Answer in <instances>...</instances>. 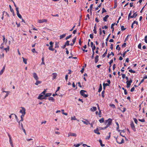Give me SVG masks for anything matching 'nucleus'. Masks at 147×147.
Here are the masks:
<instances>
[{
    "label": "nucleus",
    "instance_id": "25",
    "mask_svg": "<svg viewBox=\"0 0 147 147\" xmlns=\"http://www.w3.org/2000/svg\"><path fill=\"white\" fill-rule=\"evenodd\" d=\"M53 46H50L48 48L49 50L53 51L55 50V49L53 48Z\"/></svg>",
    "mask_w": 147,
    "mask_h": 147
},
{
    "label": "nucleus",
    "instance_id": "55",
    "mask_svg": "<svg viewBox=\"0 0 147 147\" xmlns=\"http://www.w3.org/2000/svg\"><path fill=\"white\" fill-rule=\"evenodd\" d=\"M94 52H92V56L91 57V58L92 59H93L94 58Z\"/></svg>",
    "mask_w": 147,
    "mask_h": 147
},
{
    "label": "nucleus",
    "instance_id": "7",
    "mask_svg": "<svg viewBox=\"0 0 147 147\" xmlns=\"http://www.w3.org/2000/svg\"><path fill=\"white\" fill-rule=\"evenodd\" d=\"M47 22V20L45 19H42V20H38V22L40 23H42L43 22Z\"/></svg>",
    "mask_w": 147,
    "mask_h": 147
},
{
    "label": "nucleus",
    "instance_id": "49",
    "mask_svg": "<svg viewBox=\"0 0 147 147\" xmlns=\"http://www.w3.org/2000/svg\"><path fill=\"white\" fill-rule=\"evenodd\" d=\"M107 12V11L105 10V9L104 8H102V13H104V12Z\"/></svg>",
    "mask_w": 147,
    "mask_h": 147
},
{
    "label": "nucleus",
    "instance_id": "54",
    "mask_svg": "<svg viewBox=\"0 0 147 147\" xmlns=\"http://www.w3.org/2000/svg\"><path fill=\"white\" fill-rule=\"evenodd\" d=\"M84 119L86 121V124H87V125L88 124H90V123L89 121H88V120L86 119Z\"/></svg>",
    "mask_w": 147,
    "mask_h": 147
},
{
    "label": "nucleus",
    "instance_id": "50",
    "mask_svg": "<svg viewBox=\"0 0 147 147\" xmlns=\"http://www.w3.org/2000/svg\"><path fill=\"white\" fill-rule=\"evenodd\" d=\"M71 36H72V35L71 34V35H69V36H67L66 38H65V39L66 40H67L68 39H69V38H71Z\"/></svg>",
    "mask_w": 147,
    "mask_h": 147
},
{
    "label": "nucleus",
    "instance_id": "5",
    "mask_svg": "<svg viewBox=\"0 0 147 147\" xmlns=\"http://www.w3.org/2000/svg\"><path fill=\"white\" fill-rule=\"evenodd\" d=\"M130 125L131 128L132 129V130L134 131H136V128H135V126H134V123L133 122H131L130 123Z\"/></svg>",
    "mask_w": 147,
    "mask_h": 147
},
{
    "label": "nucleus",
    "instance_id": "44",
    "mask_svg": "<svg viewBox=\"0 0 147 147\" xmlns=\"http://www.w3.org/2000/svg\"><path fill=\"white\" fill-rule=\"evenodd\" d=\"M59 47V43L56 42L55 44V48H58Z\"/></svg>",
    "mask_w": 147,
    "mask_h": 147
},
{
    "label": "nucleus",
    "instance_id": "21",
    "mask_svg": "<svg viewBox=\"0 0 147 147\" xmlns=\"http://www.w3.org/2000/svg\"><path fill=\"white\" fill-rule=\"evenodd\" d=\"M107 49H106V51L105 52V53L102 55V57L104 58V57H105L107 53Z\"/></svg>",
    "mask_w": 147,
    "mask_h": 147
},
{
    "label": "nucleus",
    "instance_id": "39",
    "mask_svg": "<svg viewBox=\"0 0 147 147\" xmlns=\"http://www.w3.org/2000/svg\"><path fill=\"white\" fill-rule=\"evenodd\" d=\"M69 41L68 40H67L65 43V45H66V46H69Z\"/></svg>",
    "mask_w": 147,
    "mask_h": 147
},
{
    "label": "nucleus",
    "instance_id": "27",
    "mask_svg": "<svg viewBox=\"0 0 147 147\" xmlns=\"http://www.w3.org/2000/svg\"><path fill=\"white\" fill-rule=\"evenodd\" d=\"M9 8H10V11L13 14H14V11L13 9L12 8L11 6L10 5L9 6Z\"/></svg>",
    "mask_w": 147,
    "mask_h": 147
},
{
    "label": "nucleus",
    "instance_id": "53",
    "mask_svg": "<svg viewBox=\"0 0 147 147\" xmlns=\"http://www.w3.org/2000/svg\"><path fill=\"white\" fill-rule=\"evenodd\" d=\"M76 37H75L72 40V42L74 44L75 42H76Z\"/></svg>",
    "mask_w": 147,
    "mask_h": 147
},
{
    "label": "nucleus",
    "instance_id": "26",
    "mask_svg": "<svg viewBox=\"0 0 147 147\" xmlns=\"http://www.w3.org/2000/svg\"><path fill=\"white\" fill-rule=\"evenodd\" d=\"M102 85L101 84H100V85L99 88V89L98 90V92H100L102 90Z\"/></svg>",
    "mask_w": 147,
    "mask_h": 147
},
{
    "label": "nucleus",
    "instance_id": "56",
    "mask_svg": "<svg viewBox=\"0 0 147 147\" xmlns=\"http://www.w3.org/2000/svg\"><path fill=\"white\" fill-rule=\"evenodd\" d=\"M144 41L145 42L147 43V35L145 36V37Z\"/></svg>",
    "mask_w": 147,
    "mask_h": 147
},
{
    "label": "nucleus",
    "instance_id": "14",
    "mask_svg": "<svg viewBox=\"0 0 147 147\" xmlns=\"http://www.w3.org/2000/svg\"><path fill=\"white\" fill-rule=\"evenodd\" d=\"M138 15V13H137V12H135V13H134L133 15L131 16V18H135Z\"/></svg>",
    "mask_w": 147,
    "mask_h": 147
},
{
    "label": "nucleus",
    "instance_id": "40",
    "mask_svg": "<svg viewBox=\"0 0 147 147\" xmlns=\"http://www.w3.org/2000/svg\"><path fill=\"white\" fill-rule=\"evenodd\" d=\"M131 11H130V13L129 14L128 16V19L129 20L130 18H131Z\"/></svg>",
    "mask_w": 147,
    "mask_h": 147
},
{
    "label": "nucleus",
    "instance_id": "22",
    "mask_svg": "<svg viewBox=\"0 0 147 147\" xmlns=\"http://www.w3.org/2000/svg\"><path fill=\"white\" fill-rule=\"evenodd\" d=\"M36 83H35V84L36 85H38V84H40L42 82L38 81V80H36Z\"/></svg>",
    "mask_w": 147,
    "mask_h": 147
},
{
    "label": "nucleus",
    "instance_id": "2",
    "mask_svg": "<svg viewBox=\"0 0 147 147\" xmlns=\"http://www.w3.org/2000/svg\"><path fill=\"white\" fill-rule=\"evenodd\" d=\"M85 92H87L83 90H81L80 92V94L82 96H83V97L84 98H87L88 97V95L87 94H85Z\"/></svg>",
    "mask_w": 147,
    "mask_h": 147
},
{
    "label": "nucleus",
    "instance_id": "64",
    "mask_svg": "<svg viewBox=\"0 0 147 147\" xmlns=\"http://www.w3.org/2000/svg\"><path fill=\"white\" fill-rule=\"evenodd\" d=\"M54 42H52V41L50 42H49V44L50 45V46H53V44Z\"/></svg>",
    "mask_w": 147,
    "mask_h": 147
},
{
    "label": "nucleus",
    "instance_id": "10",
    "mask_svg": "<svg viewBox=\"0 0 147 147\" xmlns=\"http://www.w3.org/2000/svg\"><path fill=\"white\" fill-rule=\"evenodd\" d=\"M94 132L95 133H96L98 135L100 134V133L99 131V130H98V128H97L96 129H94Z\"/></svg>",
    "mask_w": 147,
    "mask_h": 147
},
{
    "label": "nucleus",
    "instance_id": "35",
    "mask_svg": "<svg viewBox=\"0 0 147 147\" xmlns=\"http://www.w3.org/2000/svg\"><path fill=\"white\" fill-rule=\"evenodd\" d=\"M42 62L41 63V65H42V64H45V63L44 62V57H42Z\"/></svg>",
    "mask_w": 147,
    "mask_h": 147
},
{
    "label": "nucleus",
    "instance_id": "12",
    "mask_svg": "<svg viewBox=\"0 0 147 147\" xmlns=\"http://www.w3.org/2000/svg\"><path fill=\"white\" fill-rule=\"evenodd\" d=\"M96 107H93L92 108H91L90 109V110L92 112L95 111H96Z\"/></svg>",
    "mask_w": 147,
    "mask_h": 147
},
{
    "label": "nucleus",
    "instance_id": "31",
    "mask_svg": "<svg viewBox=\"0 0 147 147\" xmlns=\"http://www.w3.org/2000/svg\"><path fill=\"white\" fill-rule=\"evenodd\" d=\"M111 55H112L113 56L114 55V53L113 52H111L110 53H108L107 56V57L109 58L110 56H111Z\"/></svg>",
    "mask_w": 147,
    "mask_h": 147
},
{
    "label": "nucleus",
    "instance_id": "33",
    "mask_svg": "<svg viewBox=\"0 0 147 147\" xmlns=\"http://www.w3.org/2000/svg\"><path fill=\"white\" fill-rule=\"evenodd\" d=\"M66 35V33L61 35L60 36V38L61 39V38H62L65 37V36Z\"/></svg>",
    "mask_w": 147,
    "mask_h": 147
},
{
    "label": "nucleus",
    "instance_id": "6",
    "mask_svg": "<svg viewBox=\"0 0 147 147\" xmlns=\"http://www.w3.org/2000/svg\"><path fill=\"white\" fill-rule=\"evenodd\" d=\"M33 77L36 80H38L39 78L38 76L34 72V73L33 74Z\"/></svg>",
    "mask_w": 147,
    "mask_h": 147
},
{
    "label": "nucleus",
    "instance_id": "32",
    "mask_svg": "<svg viewBox=\"0 0 147 147\" xmlns=\"http://www.w3.org/2000/svg\"><path fill=\"white\" fill-rule=\"evenodd\" d=\"M99 122L100 123H102L104 122V118H101L100 119H99Z\"/></svg>",
    "mask_w": 147,
    "mask_h": 147
},
{
    "label": "nucleus",
    "instance_id": "23",
    "mask_svg": "<svg viewBox=\"0 0 147 147\" xmlns=\"http://www.w3.org/2000/svg\"><path fill=\"white\" fill-rule=\"evenodd\" d=\"M98 141L100 144V145L102 147H104L105 146V145L104 144H102V141L100 139Z\"/></svg>",
    "mask_w": 147,
    "mask_h": 147
},
{
    "label": "nucleus",
    "instance_id": "46",
    "mask_svg": "<svg viewBox=\"0 0 147 147\" xmlns=\"http://www.w3.org/2000/svg\"><path fill=\"white\" fill-rule=\"evenodd\" d=\"M11 115H14L15 116L16 119L17 120V121L18 122V117L17 116L16 114H13V113L11 114Z\"/></svg>",
    "mask_w": 147,
    "mask_h": 147
},
{
    "label": "nucleus",
    "instance_id": "47",
    "mask_svg": "<svg viewBox=\"0 0 147 147\" xmlns=\"http://www.w3.org/2000/svg\"><path fill=\"white\" fill-rule=\"evenodd\" d=\"M116 124H117V130H118V131L119 132V124L117 122H116Z\"/></svg>",
    "mask_w": 147,
    "mask_h": 147
},
{
    "label": "nucleus",
    "instance_id": "45",
    "mask_svg": "<svg viewBox=\"0 0 147 147\" xmlns=\"http://www.w3.org/2000/svg\"><path fill=\"white\" fill-rule=\"evenodd\" d=\"M81 144H74V146L75 147H78L81 145Z\"/></svg>",
    "mask_w": 147,
    "mask_h": 147
},
{
    "label": "nucleus",
    "instance_id": "34",
    "mask_svg": "<svg viewBox=\"0 0 147 147\" xmlns=\"http://www.w3.org/2000/svg\"><path fill=\"white\" fill-rule=\"evenodd\" d=\"M52 95V93H46L45 94V96H46L47 97H48V96H51Z\"/></svg>",
    "mask_w": 147,
    "mask_h": 147
},
{
    "label": "nucleus",
    "instance_id": "4",
    "mask_svg": "<svg viewBox=\"0 0 147 147\" xmlns=\"http://www.w3.org/2000/svg\"><path fill=\"white\" fill-rule=\"evenodd\" d=\"M16 10L17 12L16 13L18 16L19 18L21 19L22 18V17L21 15L19 13L18 8V7H16Z\"/></svg>",
    "mask_w": 147,
    "mask_h": 147
},
{
    "label": "nucleus",
    "instance_id": "60",
    "mask_svg": "<svg viewBox=\"0 0 147 147\" xmlns=\"http://www.w3.org/2000/svg\"><path fill=\"white\" fill-rule=\"evenodd\" d=\"M99 35H102V30H101V28H99Z\"/></svg>",
    "mask_w": 147,
    "mask_h": 147
},
{
    "label": "nucleus",
    "instance_id": "30",
    "mask_svg": "<svg viewBox=\"0 0 147 147\" xmlns=\"http://www.w3.org/2000/svg\"><path fill=\"white\" fill-rule=\"evenodd\" d=\"M23 59V61L24 63L25 64H27V59H26L24 58V57H22Z\"/></svg>",
    "mask_w": 147,
    "mask_h": 147
},
{
    "label": "nucleus",
    "instance_id": "36",
    "mask_svg": "<svg viewBox=\"0 0 147 147\" xmlns=\"http://www.w3.org/2000/svg\"><path fill=\"white\" fill-rule=\"evenodd\" d=\"M105 91L104 90L102 91V93H101L102 96L103 98H104L105 97Z\"/></svg>",
    "mask_w": 147,
    "mask_h": 147
},
{
    "label": "nucleus",
    "instance_id": "51",
    "mask_svg": "<svg viewBox=\"0 0 147 147\" xmlns=\"http://www.w3.org/2000/svg\"><path fill=\"white\" fill-rule=\"evenodd\" d=\"M138 120L141 122H144L145 121V120L144 119H139Z\"/></svg>",
    "mask_w": 147,
    "mask_h": 147
},
{
    "label": "nucleus",
    "instance_id": "63",
    "mask_svg": "<svg viewBox=\"0 0 147 147\" xmlns=\"http://www.w3.org/2000/svg\"><path fill=\"white\" fill-rule=\"evenodd\" d=\"M116 49L117 50H118V51H119V45H117L116 47Z\"/></svg>",
    "mask_w": 147,
    "mask_h": 147
},
{
    "label": "nucleus",
    "instance_id": "61",
    "mask_svg": "<svg viewBox=\"0 0 147 147\" xmlns=\"http://www.w3.org/2000/svg\"><path fill=\"white\" fill-rule=\"evenodd\" d=\"M110 35H111V34H110L108 36L107 38L106 39V41H108Z\"/></svg>",
    "mask_w": 147,
    "mask_h": 147
},
{
    "label": "nucleus",
    "instance_id": "41",
    "mask_svg": "<svg viewBox=\"0 0 147 147\" xmlns=\"http://www.w3.org/2000/svg\"><path fill=\"white\" fill-rule=\"evenodd\" d=\"M126 29V28H124L123 26H121V29L122 31H124Z\"/></svg>",
    "mask_w": 147,
    "mask_h": 147
},
{
    "label": "nucleus",
    "instance_id": "42",
    "mask_svg": "<svg viewBox=\"0 0 147 147\" xmlns=\"http://www.w3.org/2000/svg\"><path fill=\"white\" fill-rule=\"evenodd\" d=\"M4 44V42H3V43H2L1 45V47H0V49H3L4 47V46H3V45Z\"/></svg>",
    "mask_w": 147,
    "mask_h": 147
},
{
    "label": "nucleus",
    "instance_id": "59",
    "mask_svg": "<svg viewBox=\"0 0 147 147\" xmlns=\"http://www.w3.org/2000/svg\"><path fill=\"white\" fill-rule=\"evenodd\" d=\"M93 33L90 34V37L92 39L93 38Z\"/></svg>",
    "mask_w": 147,
    "mask_h": 147
},
{
    "label": "nucleus",
    "instance_id": "48",
    "mask_svg": "<svg viewBox=\"0 0 147 147\" xmlns=\"http://www.w3.org/2000/svg\"><path fill=\"white\" fill-rule=\"evenodd\" d=\"M110 106L113 108H114L115 107V105L113 104H110Z\"/></svg>",
    "mask_w": 147,
    "mask_h": 147
},
{
    "label": "nucleus",
    "instance_id": "29",
    "mask_svg": "<svg viewBox=\"0 0 147 147\" xmlns=\"http://www.w3.org/2000/svg\"><path fill=\"white\" fill-rule=\"evenodd\" d=\"M4 50L6 52H7V51H8L9 50V46H7V47L4 48Z\"/></svg>",
    "mask_w": 147,
    "mask_h": 147
},
{
    "label": "nucleus",
    "instance_id": "62",
    "mask_svg": "<svg viewBox=\"0 0 147 147\" xmlns=\"http://www.w3.org/2000/svg\"><path fill=\"white\" fill-rule=\"evenodd\" d=\"M117 2H115V3L114 6L113 7V8L114 9L116 8L117 7Z\"/></svg>",
    "mask_w": 147,
    "mask_h": 147
},
{
    "label": "nucleus",
    "instance_id": "24",
    "mask_svg": "<svg viewBox=\"0 0 147 147\" xmlns=\"http://www.w3.org/2000/svg\"><path fill=\"white\" fill-rule=\"evenodd\" d=\"M120 110L123 112H124L126 111V109L125 107H120Z\"/></svg>",
    "mask_w": 147,
    "mask_h": 147
},
{
    "label": "nucleus",
    "instance_id": "43",
    "mask_svg": "<svg viewBox=\"0 0 147 147\" xmlns=\"http://www.w3.org/2000/svg\"><path fill=\"white\" fill-rule=\"evenodd\" d=\"M129 71L131 72V73H136V71H134L132 69H129Z\"/></svg>",
    "mask_w": 147,
    "mask_h": 147
},
{
    "label": "nucleus",
    "instance_id": "52",
    "mask_svg": "<svg viewBox=\"0 0 147 147\" xmlns=\"http://www.w3.org/2000/svg\"><path fill=\"white\" fill-rule=\"evenodd\" d=\"M141 46H142L141 43H140L139 44L138 46V48L140 49H141Z\"/></svg>",
    "mask_w": 147,
    "mask_h": 147
},
{
    "label": "nucleus",
    "instance_id": "15",
    "mask_svg": "<svg viewBox=\"0 0 147 147\" xmlns=\"http://www.w3.org/2000/svg\"><path fill=\"white\" fill-rule=\"evenodd\" d=\"M109 16L108 15H106L103 18V20L104 22L107 21V19L109 17Z\"/></svg>",
    "mask_w": 147,
    "mask_h": 147
},
{
    "label": "nucleus",
    "instance_id": "57",
    "mask_svg": "<svg viewBox=\"0 0 147 147\" xmlns=\"http://www.w3.org/2000/svg\"><path fill=\"white\" fill-rule=\"evenodd\" d=\"M126 45V43L124 42L122 45L121 47L122 48H124L125 47Z\"/></svg>",
    "mask_w": 147,
    "mask_h": 147
},
{
    "label": "nucleus",
    "instance_id": "20",
    "mask_svg": "<svg viewBox=\"0 0 147 147\" xmlns=\"http://www.w3.org/2000/svg\"><path fill=\"white\" fill-rule=\"evenodd\" d=\"M53 79H55L57 76V74L56 73H54L53 74Z\"/></svg>",
    "mask_w": 147,
    "mask_h": 147
},
{
    "label": "nucleus",
    "instance_id": "38",
    "mask_svg": "<svg viewBox=\"0 0 147 147\" xmlns=\"http://www.w3.org/2000/svg\"><path fill=\"white\" fill-rule=\"evenodd\" d=\"M92 48V52H94V50L96 49V47L95 46V45H93V46L92 47H91Z\"/></svg>",
    "mask_w": 147,
    "mask_h": 147
},
{
    "label": "nucleus",
    "instance_id": "18",
    "mask_svg": "<svg viewBox=\"0 0 147 147\" xmlns=\"http://www.w3.org/2000/svg\"><path fill=\"white\" fill-rule=\"evenodd\" d=\"M103 89L104 90L105 89V87L106 86H109V84L108 83H103Z\"/></svg>",
    "mask_w": 147,
    "mask_h": 147
},
{
    "label": "nucleus",
    "instance_id": "37",
    "mask_svg": "<svg viewBox=\"0 0 147 147\" xmlns=\"http://www.w3.org/2000/svg\"><path fill=\"white\" fill-rule=\"evenodd\" d=\"M113 59H111L110 61L109 62V64L110 65V66H109L110 67L111 66V64L113 63Z\"/></svg>",
    "mask_w": 147,
    "mask_h": 147
},
{
    "label": "nucleus",
    "instance_id": "16",
    "mask_svg": "<svg viewBox=\"0 0 147 147\" xmlns=\"http://www.w3.org/2000/svg\"><path fill=\"white\" fill-rule=\"evenodd\" d=\"M96 24H95L94 25V29L93 30V31L94 32V33H95V34H96L97 32L96 30Z\"/></svg>",
    "mask_w": 147,
    "mask_h": 147
},
{
    "label": "nucleus",
    "instance_id": "58",
    "mask_svg": "<svg viewBox=\"0 0 147 147\" xmlns=\"http://www.w3.org/2000/svg\"><path fill=\"white\" fill-rule=\"evenodd\" d=\"M134 120L135 123L136 124H137L138 121H137V119H136V118H134Z\"/></svg>",
    "mask_w": 147,
    "mask_h": 147
},
{
    "label": "nucleus",
    "instance_id": "8",
    "mask_svg": "<svg viewBox=\"0 0 147 147\" xmlns=\"http://www.w3.org/2000/svg\"><path fill=\"white\" fill-rule=\"evenodd\" d=\"M70 136L76 137L77 135L75 133H74L72 132H69L68 134V137H69Z\"/></svg>",
    "mask_w": 147,
    "mask_h": 147
},
{
    "label": "nucleus",
    "instance_id": "3",
    "mask_svg": "<svg viewBox=\"0 0 147 147\" xmlns=\"http://www.w3.org/2000/svg\"><path fill=\"white\" fill-rule=\"evenodd\" d=\"M21 108L22 109L20 110V112L22 113V115H25L26 113L25 109L23 107H21Z\"/></svg>",
    "mask_w": 147,
    "mask_h": 147
},
{
    "label": "nucleus",
    "instance_id": "17",
    "mask_svg": "<svg viewBox=\"0 0 147 147\" xmlns=\"http://www.w3.org/2000/svg\"><path fill=\"white\" fill-rule=\"evenodd\" d=\"M9 142L10 144H11L12 147H14L13 145V142L11 138L9 139Z\"/></svg>",
    "mask_w": 147,
    "mask_h": 147
},
{
    "label": "nucleus",
    "instance_id": "1",
    "mask_svg": "<svg viewBox=\"0 0 147 147\" xmlns=\"http://www.w3.org/2000/svg\"><path fill=\"white\" fill-rule=\"evenodd\" d=\"M112 122V120L110 118H109L107 120H106L105 121V124L107 125L106 128L108 127L111 124Z\"/></svg>",
    "mask_w": 147,
    "mask_h": 147
},
{
    "label": "nucleus",
    "instance_id": "11",
    "mask_svg": "<svg viewBox=\"0 0 147 147\" xmlns=\"http://www.w3.org/2000/svg\"><path fill=\"white\" fill-rule=\"evenodd\" d=\"M98 58L99 56L98 55H97L94 58L95 62L96 63L98 61Z\"/></svg>",
    "mask_w": 147,
    "mask_h": 147
},
{
    "label": "nucleus",
    "instance_id": "9",
    "mask_svg": "<svg viewBox=\"0 0 147 147\" xmlns=\"http://www.w3.org/2000/svg\"><path fill=\"white\" fill-rule=\"evenodd\" d=\"M44 95H43L41 94H40L38 96V99L42 100V98H43L44 96Z\"/></svg>",
    "mask_w": 147,
    "mask_h": 147
},
{
    "label": "nucleus",
    "instance_id": "19",
    "mask_svg": "<svg viewBox=\"0 0 147 147\" xmlns=\"http://www.w3.org/2000/svg\"><path fill=\"white\" fill-rule=\"evenodd\" d=\"M49 100H51L52 102H54L55 101V99L53 97H50L48 98Z\"/></svg>",
    "mask_w": 147,
    "mask_h": 147
},
{
    "label": "nucleus",
    "instance_id": "28",
    "mask_svg": "<svg viewBox=\"0 0 147 147\" xmlns=\"http://www.w3.org/2000/svg\"><path fill=\"white\" fill-rule=\"evenodd\" d=\"M126 83H127V88L130 87L131 85V83L129 82H128V80L127 81Z\"/></svg>",
    "mask_w": 147,
    "mask_h": 147
},
{
    "label": "nucleus",
    "instance_id": "13",
    "mask_svg": "<svg viewBox=\"0 0 147 147\" xmlns=\"http://www.w3.org/2000/svg\"><path fill=\"white\" fill-rule=\"evenodd\" d=\"M25 115H21V119L18 122L19 125H20V122L23 121V117Z\"/></svg>",
    "mask_w": 147,
    "mask_h": 147
}]
</instances>
